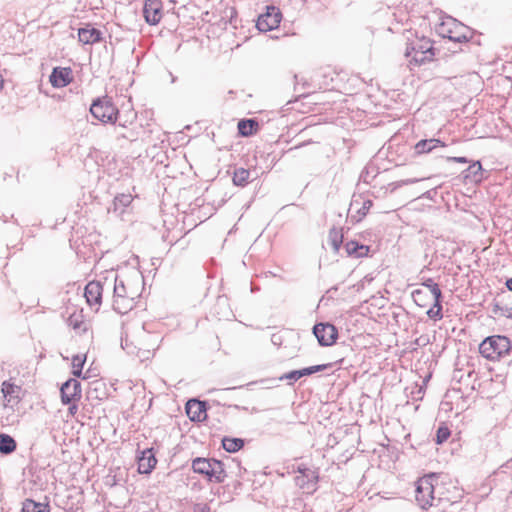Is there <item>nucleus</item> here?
I'll return each mask as SVG.
<instances>
[{"mask_svg": "<svg viewBox=\"0 0 512 512\" xmlns=\"http://www.w3.org/2000/svg\"><path fill=\"white\" fill-rule=\"evenodd\" d=\"M437 34L443 39H447L451 46H448L449 50L454 53L463 51L462 47L456 49L457 45H468L469 41H473V35L475 30L464 25L460 21L456 20L451 16H447L442 19L441 23L436 27Z\"/></svg>", "mask_w": 512, "mask_h": 512, "instance_id": "f257e3e1", "label": "nucleus"}, {"mask_svg": "<svg viewBox=\"0 0 512 512\" xmlns=\"http://www.w3.org/2000/svg\"><path fill=\"white\" fill-rule=\"evenodd\" d=\"M191 467L209 482L223 483L227 477L225 464L215 458L196 457L192 460Z\"/></svg>", "mask_w": 512, "mask_h": 512, "instance_id": "f03ea898", "label": "nucleus"}, {"mask_svg": "<svg viewBox=\"0 0 512 512\" xmlns=\"http://www.w3.org/2000/svg\"><path fill=\"white\" fill-rule=\"evenodd\" d=\"M404 55L406 58H411L409 61L411 65L420 66L430 62L435 55L432 41L422 37L407 42Z\"/></svg>", "mask_w": 512, "mask_h": 512, "instance_id": "7ed1b4c3", "label": "nucleus"}, {"mask_svg": "<svg viewBox=\"0 0 512 512\" xmlns=\"http://www.w3.org/2000/svg\"><path fill=\"white\" fill-rule=\"evenodd\" d=\"M511 341L503 335L486 337L479 345L480 354L488 360H499L511 350Z\"/></svg>", "mask_w": 512, "mask_h": 512, "instance_id": "20e7f679", "label": "nucleus"}, {"mask_svg": "<svg viewBox=\"0 0 512 512\" xmlns=\"http://www.w3.org/2000/svg\"><path fill=\"white\" fill-rule=\"evenodd\" d=\"M90 112L94 118L102 123L115 124L118 120L119 111L108 96L98 97L93 100Z\"/></svg>", "mask_w": 512, "mask_h": 512, "instance_id": "39448f33", "label": "nucleus"}, {"mask_svg": "<svg viewBox=\"0 0 512 512\" xmlns=\"http://www.w3.org/2000/svg\"><path fill=\"white\" fill-rule=\"evenodd\" d=\"M435 474L425 475L415 483V498L422 509H428L433 505Z\"/></svg>", "mask_w": 512, "mask_h": 512, "instance_id": "423d86ee", "label": "nucleus"}, {"mask_svg": "<svg viewBox=\"0 0 512 512\" xmlns=\"http://www.w3.org/2000/svg\"><path fill=\"white\" fill-rule=\"evenodd\" d=\"M282 19V13L276 6H267L266 12L258 16L256 27L261 32H268L276 29Z\"/></svg>", "mask_w": 512, "mask_h": 512, "instance_id": "0eeeda50", "label": "nucleus"}, {"mask_svg": "<svg viewBox=\"0 0 512 512\" xmlns=\"http://www.w3.org/2000/svg\"><path fill=\"white\" fill-rule=\"evenodd\" d=\"M312 332L316 337L318 344L323 347L333 345L338 338L337 328L328 322L316 323L313 326Z\"/></svg>", "mask_w": 512, "mask_h": 512, "instance_id": "6e6552de", "label": "nucleus"}, {"mask_svg": "<svg viewBox=\"0 0 512 512\" xmlns=\"http://www.w3.org/2000/svg\"><path fill=\"white\" fill-rule=\"evenodd\" d=\"M297 472L299 475L295 477L296 485L301 489L307 490L308 492L315 491L319 479L318 473L304 465L298 466Z\"/></svg>", "mask_w": 512, "mask_h": 512, "instance_id": "1a4fd4ad", "label": "nucleus"}, {"mask_svg": "<svg viewBox=\"0 0 512 512\" xmlns=\"http://www.w3.org/2000/svg\"><path fill=\"white\" fill-rule=\"evenodd\" d=\"M332 366H333L332 363H327V364L313 365V366L305 367V368L298 369V370H292V371H289V372L283 374L282 376H280L279 380L280 381L287 380V381H289V384L292 385L293 383H295L302 377L311 376L318 372H323L327 369L332 368Z\"/></svg>", "mask_w": 512, "mask_h": 512, "instance_id": "9d476101", "label": "nucleus"}, {"mask_svg": "<svg viewBox=\"0 0 512 512\" xmlns=\"http://www.w3.org/2000/svg\"><path fill=\"white\" fill-rule=\"evenodd\" d=\"M60 393L64 405L77 402L81 398V384L77 379L70 378L62 384Z\"/></svg>", "mask_w": 512, "mask_h": 512, "instance_id": "9b49d317", "label": "nucleus"}, {"mask_svg": "<svg viewBox=\"0 0 512 512\" xmlns=\"http://www.w3.org/2000/svg\"><path fill=\"white\" fill-rule=\"evenodd\" d=\"M143 16L148 24H158L162 18V3L160 0H146L143 6Z\"/></svg>", "mask_w": 512, "mask_h": 512, "instance_id": "f8f14e48", "label": "nucleus"}, {"mask_svg": "<svg viewBox=\"0 0 512 512\" xmlns=\"http://www.w3.org/2000/svg\"><path fill=\"white\" fill-rule=\"evenodd\" d=\"M72 80V69L70 67H54L49 76V81L54 88L65 87Z\"/></svg>", "mask_w": 512, "mask_h": 512, "instance_id": "ddd939ff", "label": "nucleus"}, {"mask_svg": "<svg viewBox=\"0 0 512 512\" xmlns=\"http://www.w3.org/2000/svg\"><path fill=\"white\" fill-rule=\"evenodd\" d=\"M138 472L140 474H150L157 464L155 452L153 448H146L137 457Z\"/></svg>", "mask_w": 512, "mask_h": 512, "instance_id": "4468645a", "label": "nucleus"}, {"mask_svg": "<svg viewBox=\"0 0 512 512\" xmlns=\"http://www.w3.org/2000/svg\"><path fill=\"white\" fill-rule=\"evenodd\" d=\"M186 413L192 421H202L206 418V403L197 399H190L186 403Z\"/></svg>", "mask_w": 512, "mask_h": 512, "instance_id": "2eb2a0df", "label": "nucleus"}, {"mask_svg": "<svg viewBox=\"0 0 512 512\" xmlns=\"http://www.w3.org/2000/svg\"><path fill=\"white\" fill-rule=\"evenodd\" d=\"M103 286L100 281L89 282L84 291V296L90 306L100 305L102 301Z\"/></svg>", "mask_w": 512, "mask_h": 512, "instance_id": "dca6fc26", "label": "nucleus"}, {"mask_svg": "<svg viewBox=\"0 0 512 512\" xmlns=\"http://www.w3.org/2000/svg\"><path fill=\"white\" fill-rule=\"evenodd\" d=\"M78 38L83 44H95L102 41V32L87 24L85 27L78 29Z\"/></svg>", "mask_w": 512, "mask_h": 512, "instance_id": "f3484780", "label": "nucleus"}, {"mask_svg": "<svg viewBox=\"0 0 512 512\" xmlns=\"http://www.w3.org/2000/svg\"><path fill=\"white\" fill-rule=\"evenodd\" d=\"M446 147V144L440 139H422L414 145L415 154H426L436 152L438 149Z\"/></svg>", "mask_w": 512, "mask_h": 512, "instance_id": "a211bd4d", "label": "nucleus"}, {"mask_svg": "<svg viewBox=\"0 0 512 512\" xmlns=\"http://www.w3.org/2000/svg\"><path fill=\"white\" fill-rule=\"evenodd\" d=\"M465 181L470 183H481L484 180V169L480 161H473L469 167L463 172Z\"/></svg>", "mask_w": 512, "mask_h": 512, "instance_id": "6ab92c4d", "label": "nucleus"}, {"mask_svg": "<svg viewBox=\"0 0 512 512\" xmlns=\"http://www.w3.org/2000/svg\"><path fill=\"white\" fill-rule=\"evenodd\" d=\"M344 248L348 256L355 258L367 256L370 251L369 246L361 244L356 240L346 242Z\"/></svg>", "mask_w": 512, "mask_h": 512, "instance_id": "aec40b11", "label": "nucleus"}, {"mask_svg": "<svg viewBox=\"0 0 512 512\" xmlns=\"http://www.w3.org/2000/svg\"><path fill=\"white\" fill-rule=\"evenodd\" d=\"M258 127V122L253 118L241 119L237 125L238 133L244 137H248L256 133Z\"/></svg>", "mask_w": 512, "mask_h": 512, "instance_id": "412c9836", "label": "nucleus"}, {"mask_svg": "<svg viewBox=\"0 0 512 512\" xmlns=\"http://www.w3.org/2000/svg\"><path fill=\"white\" fill-rule=\"evenodd\" d=\"M134 305L133 297L124 296V297H114L113 301V309L117 313L124 315L128 313Z\"/></svg>", "mask_w": 512, "mask_h": 512, "instance_id": "4be33fe9", "label": "nucleus"}, {"mask_svg": "<svg viewBox=\"0 0 512 512\" xmlns=\"http://www.w3.org/2000/svg\"><path fill=\"white\" fill-rule=\"evenodd\" d=\"M245 444L244 439L236 437L225 436L222 438V447L229 453H236L243 448Z\"/></svg>", "mask_w": 512, "mask_h": 512, "instance_id": "5701e85b", "label": "nucleus"}, {"mask_svg": "<svg viewBox=\"0 0 512 512\" xmlns=\"http://www.w3.org/2000/svg\"><path fill=\"white\" fill-rule=\"evenodd\" d=\"M250 176V170L243 167L235 168L232 177L233 184L236 186L244 187L249 183Z\"/></svg>", "mask_w": 512, "mask_h": 512, "instance_id": "b1692460", "label": "nucleus"}, {"mask_svg": "<svg viewBox=\"0 0 512 512\" xmlns=\"http://www.w3.org/2000/svg\"><path fill=\"white\" fill-rule=\"evenodd\" d=\"M17 444L15 439L5 433L0 434V453L9 455L16 450Z\"/></svg>", "mask_w": 512, "mask_h": 512, "instance_id": "393cba45", "label": "nucleus"}, {"mask_svg": "<svg viewBox=\"0 0 512 512\" xmlns=\"http://www.w3.org/2000/svg\"><path fill=\"white\" fill-rule=\"evenodd\" d=\"M20 387L9 381H4L1 386V392L7 402H11L14 399H19Z\"/></svg>", "mask_w": 512, "mask_h": 512, "instance_id": "a878e982", "label": "nucleus"}, {"mask_svg": "<svg viewBox=\"0 0 512 512\" xmlns=\"http://www.w3.org/2000/svg\"><path fill=\"white\" fill-rule=\"evenodd\" d=\"M22 512H50L49 504L26 499L22 504Z\"/></svg>", "mask_w": 512, "mask_h": 512, "instance_id": "bb28decb", "label": "nucleus"}, {"mask_svg": "<svg viewBox=\"0 0 512 512\" xmlns=\"http://www.w3.org/2000/svg\"><path fill=\"white\" fill-rule=\"evenodd\" d=\"M328 241L335 252H338L343 243L342 230L333 227L329 231Z\"/></svg>", "mask_w": 512, "mask_h": 512, "instance_id": "cd10ccee", "label": "nucleus"}, {"mask_svg": "<svg viewBox=\"0 0 512 512\" xmlns=\"http://www.w3.org/2000/svg\"><path fill=\"white\" fill-rule=\"evenodd\" d=\"M15 421V415L12 407L8 404H4V407L0 413V423L2 426L13 424Z\"/></svg>", "mask_w": 512, "mask_h": 512, "instance_id": "c85d7f7f", "label": "nucleus"}, {"mask_svg": "<svg viewBox=\"0 0 512 512\" xmlns=\"http://www.w3.org/2000/svg\"><path fill=\"white\" fill-rule=\"evenodd\" d=\"M422 285L424 287H426L427 289H429L431 295L433 296L434 299H437V301H439V299L443 298L439 285L437 283H435L432 278L426 279L422 283Z\"/></svg>", "mask_w": 512, "mask_h": 512, "instance_id": "c756f323", "label": "nucleus"}, {"mask_svg": "<svg viewBox=\"0 0 512 512\" xmlns=\"http://www.w3.org/2000/svg\"><path fill=\"white\" fill-rule=\"evenodd\" d=\"M427 315H428V317L430 319H432L434 321L442 319V317H443V314H442V299H439V301H437V299H434V304L427 311Z\"/></svg>", "mask_w": 512, "mask_h": 512, "instance_id": "7c9ffc66", "label": "nucleus"}, {"mask_svg": "<svg viewBox=\"0 0 512 512\" xmlns=\"http://www.w3.org/2000/svg\"><path fill=\"white\" fill-rule=\"evenodd\" d=\"M372 206L371 200H366L362 203V206L356 211V214H351V221L352 222H359L361 221L366 214L368 213L369 209Z\"/></svg>", "mask_w": 512, "mask_h": 512, "instance_id": "2f4dec72", "label": "nucleus"}, {"mask_svg": "<svg viewBox=\"0 0 512 512\" xmlns=\"http://www.w3.org/2000/svg\"><path fill=\"white\" fill-rule=\"evenodd\" d=\"M492 313L494 315L505 316L512 319V306L501 305L498 302L493 303Z\"/></svg>", "mask_w": 512, "mask_h": 512, "instance_id": "473e14b6", "label": "nucleus"}, {"mask_svg": "<svg viewBox=\"0 0 512 512\" xmlns=\"http://www.w3.org/2000/svg\"><path fill=\"white\" fill-rule=\"evenodd\" d=\"M131 202H132V196L130 194L117 195L113 202L114 210L117 211L118 208H125V207L129 206V204Z\"/></svg>", "mask_w": 512, "mask_h": 512, "instance_id": "72a5a7b5", "label": "nucleus"}, {"mask_svg": "<svg viewBox=\"0 0 512 512\" xmlns=\"http://www.w3.org/2000/svg\"><path fill=\"white\" fill-rule=\"evenodd\" d=\"M450 435H451V432L447 426H439L436 431L435 442L437 444H442L448 440Z\"/></svg>", "mask_w": 512, "mask_h": 512, "instance_id": "f704fd0d", "label": "nucleus"}, {"mask_svg": "<svg viewBox=\"0 0 512 512\" xmlns=\"http://www.w3.org/2000/svg\"><path fill=\"white\" fill-rule=\"evenodd\" d=\"M113 290H114V297L128 296L124 281L119 280L117 277L115 278V284H114Z\"/></svg>", "mask_w": 512, "mask_h": 512, "instance_id": "c9c22d12", "label": "nucleus"}, {"mask_svg": "<svg viewBox=\"0 0 512 512\" xmlns=\"http://www.w3.org/2000/svg\"><path fill=\"white\" fill-rule=\"evenodd\" d=\"M412 297H413L414 302L418 306H420V307L426 306L425 299L427 297V294L423 290H421V289L414 290L412 292Z\"/></svg>", "mask_w": 512, "mask_h": 512, "instance_id": "e433bc0d", "label": "nucleus"}, {"mask_svg": "<svg viewBox=\"0 0 512 512\" xmlns=\"http://www.w3.org/2000/svg\"><path fill=\"white\" fill-rule=\"evenodd\" d=\"M85 361H86V356L75 355L72 359V366H73V368L83 369Z\"/></svg>", "mask_w": 512, "mask_h": 512, "instance_id": "4c0bfd02", "label": "nucleus"}, {"mask_svg": "<svg viewBox=\"0 0 512 512\" xmlns=\"http://www.w3.org/2000/svg\"><path fill=\"white\" fill-rule=\"evenodd\" d=\"M446 161L447 162H456V163H461V164H467L470 162L469 159L464 156H459V157L448 156V157H446Z\"/></svg>", "mask_w": 512, "mask_h": 512, "instance_id": "58836bf2", "label": "nucleus"}, {"mask_svg": "<svg viewBox=\"0 0 512 512\" xmlns=\"http://www.w3.org/2000/svg\"><path fill=\"white\" fill-rule=\"evenodd\" d=\"M68 322L73 329H79L82 323L75 315H71L68 319Z\"/></svg>", "mask_w": 512, "mask_h": 512, "instance_id": "ea45409f", "label": "nucleus"}, {"mask_svg": "<svg viewBox=\"0 0 512 512\" xmlns=\"http://www.w3.org/2000/svg\"><path fill=\"white\" fill-rule=\"evenodd\" d=\"M193 512H210V507L207 504H196L193 508Z\"/></svg>", "mask_w": 512, "mask_h": 512, "instance_id": "a19ab883", "label": "nucleus"}, {"mask_svg": "<svg viewBox=\"0 0 512 512\" xmlns=\"http://www.w3.org/2000/svg\"><path fill=\"white\" fill-rule=\"evenodd\" d=\"M421 179H418V178H409V179H405V180H401L397 183V186H403V185H410V184H414L416 182H419Z\"/></svg>", "mask_w": 512, "mask_h": 512, "instance_id": "79ce46f5", "label": "nucleus"}, {"mask_svg": "<svg viewBox=\"0 0 512 512\" xmlns=\"http://www.w3.org/2000/svg\"><path fill=\"white\" fill-rule=\"evenodd\" d=\"M68 405H69V408H68L69 413L74 415L78 411V406H77L76 402H73V403L68 404Z\"/></svg>", "mask_w": 512, "mask_h": 512, "instance_id": "37998d69", "label": "nucleus"}, {"mask_svg": "<svg viewBox=\"0 0 512 512\" xmlns=\"http://www.w3.org/2000/svg\"><path fill=\"white\" fill-rule=\"evenodd\" d=\"M310 142H311V141L302 142V143H300V144H298V145H296V146H294V147H291L287 152H288V153H290V152H292V151H294V150H296V149H299V148H301V147H303V146H305V145L309 144Z\"/></svg>", "mask_w": 512, "mask_h": 512, "instance_id": "c03bdc74", "label": "nucleus"}, {"mask_svg": "<svg viewBox=\"0 0 512 512\" xmlns=\"http://www.w3.org/2000/svg\"><path fill=\"white\" fill-rule=\"evenodd\" d=\"M82 370H83V369H80V368H73V370H72V374H73L75 377H81V375H82Z\"/></svg>", "mask_w": 512, "mask_h": 512, "instance_id": "a18cd8bd", "label": "nucleus"}, {"mask_svg": "<svg viewBox=\"0 0 512 512\" xmlns=\"http://www.w3.org/2000/svg\"><path fill=\"white\" fill-rule=\"evenodd\" d=\"M476 35H477V32L475 31V34L473 35V41H469L468 44L471 43V44H475V45H478V46L481 45L480 39L479 38H477V39L475 38Z\"/></svg>", "mask_w": 512, "mask_h": 512, "instance_id": "49530a36", "label": "nucleus"}, {"mask_svg": "<svg viewBox=\"0 0 512 512\" xmlns=\"http://www.w3.org/2000/svg\"><path fill=\"white\" fill-rule=\"evenodd\" d=\"M505 286L506 288L512 292V277L511 278H508L505 282Z\"/></svg>", "mask_w": 512, "mask_h": 512, "instance_id": "de8ad7c7", "label": "nucleus"}, {"mask_svg": "<svg viewBox=\"0 0 512 512\" xmlns=\"http://www.w3.org/2000/svg\"><path fill=\"white\" fill-rule=\"evenodd\" d=\"M432 194H436V188H434V189H431V190L427 191V192L424 194V196H425L426 198H432Z\"/></svg>", "mask_w": 512, "mask_h": 512, "instance_id": "09e8293b", "label": "nucleus"}, {"mask_svg": "<svg viewBox=\"0 0 512 512\" xmlns=\"http://www.w3.org/2000/svg\"><path fill=\"white\" fill-rule=\"evenodd\" d=\"M417 393H418V397H415L416 399H421L422 398V388H418L417 389Z\"/></svg>", "mask_w": 512, "mask_h": 512, "instance_id": "8fccbe9b", "label": "nucleus"}, {"mask_svg": "<svg viewBox=\"0 0 512 512\" xmlns=\"http://www.w3.org/2000/svg\"><path fill=\"white\" fill-rule=\"evenodd\" d=\"M359 204L358 201L354 200L351 205H350V209H349V212L352 211V209L355 207V205Z\"/></svg>", "mask_w": 512, "mask_h": 512, "instance_id": "3c124183", "label": "nucleus"}, {"mask_svg": "<svg viewBox=\"0 0 512 512\" xmlns=\"http://www.w3.org/2000/svg\"><path fill=\"white\" fill-rule=\"evenodd\" d=\"M169 74L171 76V83H175L177 78L171 72Z\"/></svg>", "mask_w": 512, "mask_h": 512, "instance_id": "603ef678", "label": "nucleus"}, {"mask_svg": "<svg viewBox=\"0 0 512 512\" xmlns=\"http://www.w3.org/2000/svg\"><path fill=\"white\" fill-rule=\"evenodd\" d=\"M126 123H127V120H125L124 122H119V126L126 127Z\"/></svg>", "mask_w": 512, "mask_h": 512, "instance_id": "864d4df0", "label": "nucleus"}, {"mask_svg": "<svg viewBox=\"0 0 512 512\" xmlns=\"http://www.w3.org/2000/svg\"><path fill=\"white\" fill-rule=\"evenodd\" d=\"M2 87H3V78H2V76L0 75V90L2 89Z\"/></svg>", "mask_w": 512, "mask_h": 512, "instance_id": "5fc2aeb1", "label": "nucleus"}, {"mask_svg": "<svg viewBox=\"0 0 512 512\" xmlns=\"http://www.w3.org/2000/svg\"><path fill=\"white\" fill-rule=\"evenodd\" d=\"M272 341L273 343H276L275 341H277V338H275V335H272Z\"/></svg>", "mask_w": 512, "mask_h": 512, "instance_id": "6e6d98bb", "label": "nucleus"}, {"mask_svg": "<svg viewBox=\"0 0 512 512\" xmlns=\"http://www.w3.org/2000/svg\"><path fill=\"white\" fill-rule=\"evenodd\" d=\"M272 341L273 343H276L275 341H277V338H275V335H272Z\"/></svg>", "mask_w": 512, "mask_h": 512, "instance_id": "4d7b16f0", "label": "nucleus"}, {"mask_svg": "<svg viewBox=\"0 0 512 512\" xmlns=\"http://www.w3.org/2000/svg\"><path fill=\"white\" fill-rule=\"evenodd\" d=\"M122 137L129 139L130 137L128 135H122Z\"/></svg>", "mask_w": 512, "mask_h": 512, "instance_id": "13d9d810", "label": "nucleus"}]
</instances>
